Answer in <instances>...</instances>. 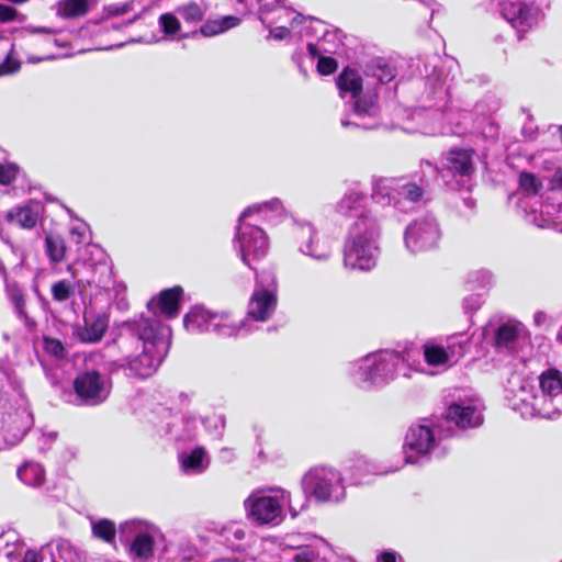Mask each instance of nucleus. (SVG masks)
<instances>
[{
	"mask_svg": "<svg viewBox=\"0 0 562 562\" xmlns=\"http://www.w3.org/2000/svg\"><path fill=\"white\" fill-rule=\"evenodd\" d=\"M183 294V289L179 285L162 290L158 296L153 297L147 303V308L154 316H147L148 318H157V313H160L168 318L176 317L179 313L180 301Z\"/></svg>",
	"mask_w": 562,
	"mask_h": 562,
	"instance_id": "393cba45",
	"label": "nucleus"
},
{
	"mask_svg": "<svg viewBox=\"0 0 562 562\" xmlns=\"http://www.w3.org/2000/svg\"><path fill=\"white\" fill-rule=\"evenodd\" d=\"M401 467H386L383 465L374 460L367 459L364 457H360L356 460L352 467H350L351 470V482L352 484H362L367 483V476L369 474H375V475H383L391 472H395Z\"/></svg>",
	"mask_w": 562,
	"mask_h": 562,
	"instance_id": "c85d7f7f",
	"label": "nucleus"
},
{
	"mask_svg": "<svg viewBox=\"0 0 562 562\" xmlns=\"http://www.w3.org/2000/svg\"><path fill=\"white\" fill-rule=\"evenodd\" d=\"M109 327V316L105 313H94L86 306L83 312V324L74 328V335L85 344L99 342Z\"/></svg>",
	"mask_w": 562,
	"mask_h": 562,
	"instance_id": "5701e85b",
	"label": "nucleus"
},
{
	"mask_svg": "<svg viewBox=\"0 0 562 562\" xmlns=\"http://www.w3.org/2000/svg\"><path fill=\"white\" fill-rule=\"evenodd\" d=\"M538 386L519 375L510 378L505 389L508 406L524 418L554 419L562 415V372L555 368L542 371Z\"/></svg>",
	"mask_w": 562,
	"mask_h": 562,
	"instance_id": "f257e3e1",
	"label": "nucleus"
},
{
	"mask_svg": "<svg viewBox=\"0 0 562 562\" xmlns=\"http://www.w3.org/2000/svg\"><path fill=\"white\" fill-rule=\"evenodd\" d=\"M422 168L419 183L407 182L398 178H373L371 198L374 203L382 206H393L405 212L413 204L422 201L426 188L434 179L429 176L427 168Z\"/></svg>",
	"mask_w": 562,
	"mask_h": 562,
	"instance_id": "1a4fd4ad",
	"label": "nucleus"
},
{
	"mask_svg": "<svg viewBox=\"0 0 562 562\" xmlns=\"http://www.w3.org/2000/svg\"><path fill=\"white\" fill-rule=\"evenodd\" d=\"M134 8V1H126L122 3H112L105 5L103 9L105 18L120 16L128 13Z\"/></svg>",
	"mask_w": 562,
	"mask_h": 562,
	"instance_id": "5fc2aeb1",
	"label": "nucleus"
},
{
	"mask_svg": "<svg viewBox=\"0 0 562 562\" xmlns=\"http://www.w3.org/2000/svg\"><path fill=\"white\" fill-rule=\"evenodd\" d=\"M289 34H290V30L285 26L276 27L270 32V35L274 40H284L289 36Z\"/></svg>",
	"mask_w": 562,
	"mask_h": 562,
	"instance_id": "774afa93",
	"label": "nucleus"
},
{
	"mask_svg": "<svg viewBox=\"0 0 562 562\" xmlns=\"http://www.w3.org/2000/svg\"><path fill=\"white\" fill-rule=\"evenodd\" d=\"M5 220L8 223L15 224L22 228H33L35 226V212L32 203L11 209L7 212Z\"/></svg>",
	"mask_w": 562,
	"mask_h": 562,
	"instance_id": "f704fd0d",
	"label": "nucleus"
},
{
	"mask_svg": "<svg viewBox=\"0 0 562 562\" xmlns=\"http://www.w3.org/2000/svg\"><path fill=\"white\" fill-rule=\"evenodd\" d=\"M24 547L21 540H15L12 546L7 543L4 554L10 561L35 562V551L32 549L25 550Z\"/></svg>",
	"mask_w": 562,
	"mask_h": 562,
	"instance_id": "c03bdc74",
	"label": "nucleus"
},
{
	"mask_svg": "<svg viewBox=\"0 0 562 562\" xmlns=\"http://www.w3.org/2000/svg\"><path fill=\"white\" fill-rule=\"evenodd\" d=\"M452 81L453 79L449 78V72L443 67L434 65L431 72L427 74L424 79L420 104L423 109L434 110L435 114L443 115L449 123L459 124V121L453 117V111H459V108L451 100ZM460 111L463 115L469 112L465 108Z\"/></svg>",
	"mask_w": 562,
	"mask_h": 562,
	"instance_id": "9b49d317",
	"label": "nucleus"
},
{
	"mask_svg": "<svg viewBox=\"0 0 562 562\" xmlns=\"http://www.w3.org/2000/svg\"><path fill=\"white\" fill-rule=\"evenodd\" d=\"M304 499L300 509H305L311 498L317 503H340L346 498V485L341 472L331 467L311 468L301 479Z\"/></svg>",
	"mask_w": 562,
	"mask_h": 562,
	"instance_id": "9d476101",
	"label": "nucleus"
},
{
	"mask_svg": "<svg viewBox=\"0 0 562 562\" xmlns=\"http://www.w3.org/2000/svg\"><path fill=\"white\" fill-rule=\"evenodd\" d=\"M521 134L526 139H535L538 134V126L533 123L532 116L529 114L527 121L522 125Z\"/></svg>",
	"mask_w": 562,
	"mask_h": 562,
	"instance_id": "052dcab7",
	"label": "nucleus"
},
{
	"mask_svg": "<svg viewBox=\"0 0 562 562\" xmlns=\"http://www.w3.org/2000/svg\"><path fill=\"white\" fill-rule=\"evenodd\" d=\"M277 306L276 295L267 290H256L248 303L247 318L256 322H266L274 312Z\"/></svg>",
	"mask_w": 562,
	"mask_h": 562,
	"instance_id": "bb28decb",
	"label": "nucleus"
},
{
	"mask_svg": "<svg viewBox=\"0 0 562 562\" xmlns=\"http://www.w3.org/2000/svg\"><path fill=\"white\" fill-rule=\"evenodd\" d=\"M70 235L77 244L88 243L90 239L89 236H87V226L85 223L71 227Z\"/></svg>",
	"mask_w": 562,
	"mask_h": 562,
	"instance_id": "13d9d810",
	"label": "nucleus"
},
{
	"mask_svg": "<svg viewBox=\"0 0 562 562\" xmlns=\"http://www.w3.org/2000/svg\"><path fill=\"white\" fill-rule=\"evenodd\" d=\"M205 431L216 440H221L224 436L226 427V418L222 414H213L206 416L200 422Z\"/></svg>",
	"mask_w": 562,
	"mask_h": 562,
	"instance_id": "a18cd8bd",
	"label": "nucleus"
},
{
	"mask_svg": "<svg viewBox=\"0 0 562 562\" xmlns=\"http://www.w3.org/2000/svg\"><path fill=\"white\" fill-rule=\"evenodd\" d=\"M333 557L331 548L323 538L311 536L306 543L291 541L289 549L283 551L281 560L282 562H325Z\"/></svg>",
	"mask_w": 562,
	"mask_h": 562,
	"instance_id": "6ab92c4d",
	"label": "nucleus"
},
{
	"mask_svg": "<svg viewBox=\"0 0 562 562\" xmlns=\"http://www.w3.org/2000/svg\"><path fill=\"white\" fill-rule=\"evenodd\" d=\"M337 87L342 98L347 93L353 99L352 120L341 119L344 127H357L366 131L374 130L381 124L380 106L378 104L376 93H367L360 95L362 90V78L360 75L349 68H345L338 76Z\"/></svg>",
	"mask_w": 562,
	"mask_h": 562,
	"instance_id": "0eeeda50",
	"label": "nucleus"
},
{
	"mask_svg": "<svg viewBox=\"0 0 562 562\" xmlns=\"http://www.w3.org/2000/svg\"><path fill=\"white\" fill-rule=\"evenodd\" d=\"M542 213H546L549 216H551L552 218H555V220L562 222V203H559L555 207L553 204L549 203V198H548L546 203L542 205Z\"/></svg>",
	"mask_w": 562,
	"mask_h": 562,
	"instance_id": "680f3d73",
	"label": "nucleus"
},
{
	"mask_svg": "<svg viewBox=\"0 0 562 562\" xmlns=\"http://www.w3.org/2000/svg\"><path fill=\"white\" fill-rule=\"evenodd\" d=\"M43 349L47 355L55 357L56 359H64L67 356V349L64 344L57 339L45 336L43 338Z\"/></svg>",
	"mask_w": 562,
	"mask_h": 562,
	"instance_id": "8fccbe9b",
	"label": "nucleus"
},
{
	"mask_svg": "<svg viewBox=\"0 0 562 562\" xmlns=\"http://www.w3.org/2000/svg\"><path fill=\"white\" fill-rule=\"evenodd\" d=\"M247 518L256 526L276 527L285 518L286 506L292 518L302 510L292 502L291 493L282 487L254 491L244 502Z\"/></svg>",
	"mask_w": 562,
	"mask_h": 562,
	"instance_id": "423d86ee",
	"label": "nucleus"
},
{
	"mask_svg": "<svg viewBox=\"0 0 562 562\" xmlns=\"http://www.w3.org/2000/svg\"><path fill=\"white\" fill-rule=\"evenodd\" d=\"M45 254L52 263L60 262L65 258L66 254V245L64 238L57 234H46Z\"/></svg>",
	"mask_w": 562,
	"mask_h": 562,
	"instance_id": "ea45409f",
	"label": "nucleus"
},
{
	"mask_svg": "<svg viewBox=\"0 0 562 562\" xmlns=\"http://www.w3.org/2000/svg\"><path fill=\"white\" fill-rule=\"evenodd\" d=\"M183 325L191 333H214L221 337L237 336L241 330L249 331L246 328L247 319L235 321L229 312H212L199 305L184 315Z\"/></svg>",
	"mask_w": 562,
	"mask_h": 562,
	"instance_id": "f8f14e48",
	"label": "nucleus"
},
{
	"mask_svg": "<svg viewBox=\"0 0 562 562\" xmlns=\"http://www.w3.org/2000/svg\"><path fill=\"white\" fill-rule=\"evenodd\" d=\"M550 186L552 191L562 190V167L555 169L550 179Z\"/></svg>",
	"mask_w": 562,
	"mask_h": 562,
	"instance_id": "69168bd1",
	"label": "nucleus"
},
{
	"mask_svg": "<svg viewBox=\"0 0 562 562\" xmlns=\"http://www.w3.org/2000/svg\"><path fill=\"white\" fill-rule=\"evenodd\" d=\"M78 402L85 406H98L110 396L111 379L95 369H86L76 375L72 382Z\"/></svg>",
	"mask_w": 562,
	"mask_h": 562,
	"instance_id": "dca6fc26",
	"label": "nucleus"
},
{
	"mask_svg": "<svg viewBox=\"0 0 562 562\" xmlns=\"http://www.w3.org/2000/svg\"><path fill=\"white\" fill-rule=\"evenodd\" d=\"M13 43L8 37L0 36V77L15 72L20 68V63L11 56Z\"/></svg>",
	"mask_w": 562,
	"mask_h": 562,
	"instance_id": "58836bf2",
	"label": "nucleus"
},
{
	"mask_svg": "<svg viewBox=\"0 0 562 562\" xmlns=\"http://www.w3.org/2000/svg\"><path fill=\"white\" fill-rule=\"evenodd\" d=\"M483 304V299L481 294H471L463 299L462 307L465 314H471L476 312L481 305Z\"/></svg>",
	"mask_w": 562,
	"mask_h": 562,
	"instance_id": "4d7b16f0",
	"label": "nucleus"
},
{
	"mask_svg": "<svg viewBox=\"0 0 562 562\" xmlns=\"http://www.w3.org/2000/svg\"><path fill=\"white\" fill-rule=\"evenodd\" d=\"M412 360L413 351L408 349L379 350L351 362L348 374L362 390L378 389L389 384L398 373L408 376Z\"/></svg>",
	"mask_w": 562,
	"mask_h": 562,
	"instance_id": "7ed1b4c3",
	"label": "nucleus"
},
{
	"mask_svg": "<svg viewBox=\"0 0 562 562\" xmlns=\"http://www.w3.org/2000/svg\"><path fill=\"white\" fill-rule=\"evenodd\" d=\"M465 283L471 290H491L495 285L494 273L485 268L472 270L467 274Z\"/></svg>",
	"mask_w": 562,
	"mask_h": 562,
	"instance_id": "4c0bfd02",
	"label": "nucleus"
},
{
	"mask_svg": "<svg viewBox=\"0 0 562 562\" xmlns=\"http://www.w3.org/2000/svg\"><path fill=\"white\" fill-rule=\"evenodd\" d=\"M499 10L502 16L516 31L519 41L524 38L525 33L537 29L544 19L540 7L524 1H503Z\"/></svg>",
	"mask_w": 562,
	"mask_h": 562,
	"instance_id": "a211bd4d",
	"label": "nucleus"
},
{
	"mask_svg": "<svg viewBox=\"0 0 562 562\" xmlns=\"http://www.w3.org/2000/svg\"><path fill=\"white\" fill-rule=\"evenodd\" d=\"M91 530L93 537L104 541L105 543H113L119 533L115 522L108 518H101L91 522Z\"/></svg>",
	"mask_w": 562,
	"mask_h": 562,
	"instance_id": "a19ab883",
	"label": "nucleus"
},
{
	"mask_svg": "<svg viewBox=\"0 0 562 562\" xmlns=\"http://www.w3.org/2000/svg\"><path fill=\"white\" fill-rule=\"evenodd\" d=\"M424 358L430 366H441L450 363L448 358V351L445 347L438 345L425 346Z\"/></svg>",
	"mask_w": 562,
	"mask_h": 562,
	"instance_id": "49530a36",
	"label": "nucleus"
},
{
	"mask_svg": "<svg viewBox=\"0 0 562 562\" xmlns=\"http://www.w3.org/2000/svg\"><path fill=\"white\" fill-rule=\"evenodd\" d=\"M57 14L63 19H76L90 11L89 0H60L56 3Z\"/></svg>",
	"mask_w": 562,
	"mask_h": 562,
	"instance_id": "e433bc0d",
	"label": "nucleus"
},
{
	"mask_svg": "<svg viewBox=\"0 0 562 562\" xmlns=\"http://www.w3.org/2000/svg\"><path fill=\"white\" fill-rule=\"evenodd\" d=\"M8 381V375L4 369L0 366V409H4L8 400L5 398L4 386Z\"/></svg>",
	"mask_w": 562,
	"mask_h": 562,
	"instance_id": "0e129e2a",
	"label": "nucleus"
},
{
	"mask_svg": "<svg viewBox=\"0 0 562 562\" xmlns=\"http://www.w3.org/2000/svg\"><path fill=\"white\" fill-rule=\"evenodd\" d=\"M72 288L69 281L60 280L52 285V295L55 301L64 302L70 297Z\"/></svg>",
	"mask_w": 562,
	"mask_h": 562,
	"instance_id": "864d4df0",
	"label": "nucleus"
},
{
	"mask_svg": "<svg viewBox=\"0 0 562 562\" xmlns=\"http://www.w3.org/2000/svg\"><path fill=\"white\" fill-rule=\"evenodd\" d=\"M473 156V149L452 148L442 158L440 167L429 160H422L420 167L425 166L434 180L441 178L447 187L456 189L474 172Z\"/></svg>",
	"mask_w": 562,
	"mask_h": 562,
	"instance_id": "ddd939ff",
	"label": "nucleus"
},
{
	"mask_svg": "<svg viewBox=\"0 0 562 562\" xmlns=\"http://www.w3.org/2000/svg\"><path fill=\"white\" fill-rule=\"evenodd\" d=\"M304 31L307 36L322 34L316 42H307L306 44L307 52L312 58L321 54H335L341 45V40L338 36L340 31L329 30L318 19H310L308 24L304 26Z\"/></svg>",
	"mask_w": 562,
	"mask_h": 562,
	"instance_id": "aec40b11",
	"label": "nucleus"
},
{
	"mask_svg": "<svg viewBox=\"0 0 562 562\" xmlns=\"http://www.w3.org/2000/svg\"><path fill=\"white\" fill-rule=\"evenodd\" d=\"M398 554L393 550H384L378 555L379 562H397Z\"/></svg>",
	"mask_w": 562,
	"mask_h": 562,
	"instance_id": "338daca9",
	"label": "nucleus"
},
{
	"mask_svg": "<svg viewBox=\"0 0 562 562\" xmlns=\"http://www.w3.org/2000/svg\"><path fill=\"white\" fill-rule=\"evenodd\" d=\"M294 238L300 254L318 262H327L333 254L331 240L319 234L313 223L293 217Z\"/></svg>",
	"mask_w": 562,
	"mask_h": 562,
	"instance_id": "f3484780",
	"label": "nucleus"
},
{
	"mask_svg": "<svg viewBox=\"0 0 562 562\" xmlns=\"http://www.w3.org/2000/svg\"><path fill=\"white\" fill-rule=\"evenodd\" d=\"M0 429L8 435H11L10 443L19 442L24 435L29 431L32 425V414L25 411L16 409L13 414L2 412Z\"/></svg>",
	"mask_w": 562,
	"mask_h": 562,
	"instance_id": "cd10ccee",
	"label": "nucleus"
},
{
	"mask_svg": "<svg viewBox=\"0 0 562 562\" xmlns=\"http://www.w3.org/2000/svg\"><path fill=\"white\" fill-rule=\"evenodd\" d=\"M19 168L14 164H0V184L9 186L18 177Z\"/></svg>",
	"mask_w": 562,
	"mask_h": 562,
	"instance_id": "6e6d98bb",
	"label": "nucleus"
},
{
	"mask_svg": "<svg viewBox=\"0 0 562 562\" xmlns=\"http://www.w3.org/2000/svg\"><path fill=\"white\" fill-rule=\"evenodd\" d=\"M440 238L439 223L431 214L413 220L404 231L405 248L414 255L436 249Z\"/></svg>",
	"mask_w": 562,
	"mask_h": 562,
	"instance_id": "2eb2a0df",
	"label": "nucleus"
},
{
	"mask_svg": "<svg viewBox=\"0 0 562 562\" xmlns=\"http://www.w3.org/2000/svg\"><path fill=\"white\" fill-rule=\"evenodd\" d=\"M179 461L182 471L187 474L203 473L210 465V457L201 446H196L188 453H180Z\"/></svg>",
	"mask_w": 562,
	"mask_h": 562,
	"instance_id": "7c9ffc66",
	"label": "nucleus"
},
{
	"mask_svg": "<svg viewBox=\"0 0 562 562\" xmlns=\"http://www.w3.org/2000/svg\"><path fill=\"white\" fill-rule=\"evenodd\" d=\"M284 212L282 202L277 198L252 204L243 211L236 226L234 247L238 250L244 265L254 270L251 262L266 256L269 247L265 231L258 225L247 223L246 220L258 215L263 221L274 224L281 220Z\"/></svg>",
	"mask_w": 562,
	"mask_h": 562,
	"instance_id": "20e7f679",
	"label": "nucleus"
},
{
	"mask_svg": "<svg viewBox=\"0 0 562 562\" xmlns=\"http://www.w3.org/2000/svg\"><path fill=\"white\" fill-rule=\"evenodd\" d=\"M159 529L154 524L132 519L119 526L120 541L128 546V552L133 559L146 561L154 557L155 535Z\"/></svg>",
	"mask_w": 562,
	"mask_h": 562,
	"instance_id": "4468645a",
	"label": "nucleus"
},
{
	"mask_svg": "<svg viewBox=\"0 0 562 562\" xmlns=\"http://www.w3.org/2000/svg\"><path fill=\"white\" fill-rule=\"evenodd\" d=\"M240 22V19L234 15H225L216 20L205 21L198 31L181 35L182 38L195 36L198 33L204 37H212L222 34L235 26Z\"/></svg>",
	"mask_w": 562,
	"mask_h": 562,
	"instance_id": "2f4dec72",
	"label": "nucleus"
},
{
	"mask_svg": "<svg viewBox=\"0 0 562 562\" xmlns=\"http://www.w3.org/2000/svg\"><path fill=\"white\" fill-rule=\"evenodd\" d=\"M16 475L23 484L27 486H35V463L32 461H25L19 467Z\"/></svg>",
	"mask_w": 562,
	"mask_h": 562,
	"instance_id": "3c124183",
	"label": "nucleus"
},
{
	"mask_svg": "<svg viewBox=\"0 0 562 562\" xmlns=\"http://www.w3.org/2000/svg\"><path fill=\"white\" fill-rule=\"evenodd\" d=\"M89 285H93L108 293L111 292V286H115L112 267L105 262H97L92 266V276L86 280Z\"/></svg>",
	"mask_w": 562,
	"mask_h": 562,
	"instance_id": "72a5a7b5",
	"label": "nucleus"
},
{
	"mask_svg": "<svg viewBox=\"0 0 562 562\" xmlns=\"http://www.w3.org/2000/svg\"><path fill=\"white\" fill-rule=\"evenodd\" d=\"M122 330L142 344L143 351L128 361L130 370L138 378L150 376L161 364L170 348L171 329L155 318L126 321Z\"/></svg>",
	"mask_w": 562,
	"mask_h": 562,
	"instance_id": "f03ea898",
	"label": "nucleus"
},
{
	"mask_svg": "<svg viewBox=\"0 0 562 562\" xmlns=\"http://www.w3.org/2000/svg\"><path fill=\"white\" fill-rule=\"evenodd\" d=\"M493 335L496 351L504 355H515L527 340L525 326L516 321L498 324L494 328Z\"/></svg>",
	"mask_w": 562,
	"mask_h": 562,
	"instance_id": "4be33fe9",
	"label": "nucleus"
},
{
	"mask_svg": "<svg viewBox=\"0 0 562 562\" xmlns=\"http://www.w3.org/2000/svg\"><path fill=\"white\" fill-rule=\"evenodd\" d=\"M158 24L161 32L167 36L177 34L181 29L178 16L171 12L162 13L158 19Z\"/></svg>",
	"mask_w": 562,
	"mask_h": 562,
	"instance_id": "de8ad7c7",
	"label": "nucleus"
},
{
	"mask_svg": "<svg viewBox=\"0 0 562 562\" xmlns=\"http://www.w3.org/2000/svg\"><path fill=\"white\" fill-rule=\"evenodd\" d=\"M469 349L467 339H463V334H457L448 338L446 350L450 363H457Z\"/></svg>",
	"mask_w": 562,
	"mask_h": 562,
	"instance_id": "37998d69",
	"label": "nucleus"
},
{
	"mask_svg": "<svg viewBox=\"0 0 562 562\" xmlns=\"http://www.w3.org/2000/svg\"><path fill=\"white\" fill-rule=\"evenodd\" d=\"M367 194L362 191L350 189L337 202L335 210L344 216L355 218L353 222H359L366 218H376L371 211L366 207Z\"/></svg>",
	"mask_w": 562,
	"mask_h": 562,
	"instance_id": "b1692460",
	"label": "nucleus"
},
{
	"mask_svg": "<svg viewBox=\"0 0 562 562\" xmlns=\"http://www.w3.org/2000/svg\"><path fill=\"white\" fill-rule=\"evenodd\" d=\"M200 420L194 416H171L166 423L165 435L176 442L193 441L198 435Z\"/></svg>",
	"mask_w": 562,
	"mask_h": 562,
	"instance_id": "a878e982",
	"label": "nucleus"
},
{
	"mask_svg": "<svg viewBox=\"0 0 562 562\" xmlns=\"http://www.w3.org/2000/svg\"><path fill=\"white\" fill-rule=\"evenodd\" d=\"M380 224L376 218L352 222L344 245V265L350 269L369 271L376 265L380 254Z\"/></svg>",
	"mask_w": 562,
	"mask_h": 562,
	"instance_id": "39448f33",
	"label": "nucleus"
},
{
	"mask_svg": "<svg viewBox=\"0 0 562 562\" xmlns=\"http://www.w3.org/2000/svg\"><path fill=\"white\" fill-rule=\"evenodd\" d=\"M363 74L368 80V86L371 83H389L396 76L395 68L386 59L381 57L368 61L364 66Z\"/></svg>",
	"mask_w": 562,
	"mask_h": 562,
	"instance_id": "c756f323",
	"label": "nucleus"
},
{
	"mask_svg": "<svg viewBox=\"0 0 562 562\" xmlns=\"http://www.w3.org/2000/svg\"><path fill=\"white\" fill-rule=\"evenodd\" d=\"M245 538L246 530L239 524H228L218 530V542L234 551L243 549Z\"/></svg>",
	"mask_w": 562,
	"mask_h": 562,
	"instance_id": "473e14b6",
	"label": "nucleus"
},
{
	"mask_svg": "<svg viewBox=\"0 0 562 562\" xmlns=\"http://www.w3.org/2000/svg\"><path fill=\"white\" fill-rule=\"evenodd\" d=\"M37 562H56L52 544H44L37 550Z\"/></svg>",
	"mask_w": 562,
	"mask_h": 562,
	"instance_id": "bf43d9fd",
	"label": "nucleus"
},
{
	"mask_svg": "<svg viewBox=\"0 0 562 562\" xmlns=\"http://www.w3.org/2000/svg\"><path fill=\"white\" fill-rule=\"evenodd\" d=\"M452 435L450 426L443 428L441 424L428 419L412 425L405 436L402 465L423 464L430 456L442 457L447 449L443 441Z\"/></svg>",
	"mask_w": 562,
	"mask_h": 562,
	"instance_id": "6e6552de",
	"label": "nucleus"
},
{
	"mask_svg": "<svg viewBox=\"0 0 562 562\" xmlns=\"http://www.w3.org/2000/svg\"><path fill=\"white\" fill-rule=\"evenodd\" d=\"M7 294L14 305L15 313L19 318L25 322L27 327L31 326L32 322L24 312V295L19 285L14 282H7L5 284Z\"/></svg>",
	"mask_w": 562,
	"mask_h": 562,
	"instance_id": "79ce46f5",
	"label": "nucleus"
},
{
	"mask_svg": "<svg viewBox=\"0 0 562 562\" xmlns=\"http://www.w3.org/2000/svg\"><path fill=\"white\" fill-rule=\"evenodd\" d=\"M16 10L10 5L0 3V23L11 22L15 19Z\"/></svg>",
	"mask_w": 562,
	"mask_h": 562,
	"instance_id": "e2e57ef3",
	"label": "nucleus"
},
{
	"mask_svg": "<svg viewBox=\"0 0 562 562\" xmlns=\"http://www.w3.org/2000/svg\"><path fill=\"white\" fill-rule=\"evenodd\" d=\"M446 424L453 423L459 429L476 428L483 424L482 405L477 400L459 401L449 405Z\"/></svg>",
	"mask_w": 562,
	"mask_h": 562,
	"instance_id": "412c9836",
	"label": "nucleus"
},
{
	"mask_svg": "<svg viewBox=\"0 0 562 562\" xmlns=\"http://www.w3.org/2000/svg\"><path fill=\"white\" fill-rule=\"evenodd\" d=\"M207 5L203 2L189 1L176 9V14L187 24L195 25L204 20Z\"/></svg>",
	"mask_w": 562,
	"mask_h": 562,
	"instance_id": "c9c22d12",
	"label": "nucleus"
},
{
	"mask_svg": "<svg viewBox=\"0 0 562 562\" xmlns=\"http://www.w3.org/2000/svg\"><path fill=\"white\" fill-rule=\"evenodd\" d=\"M314 58L318 59L316 68L321 75L329 76L337 70L338 64L334 57L327 56V54H321Z\"/></svg>",
	"mask_w": 562,
	"mask_h": 562,
	"instance_id": "603ef678",
	"label": "nucleus"
},
{
	"mask_svg": "<svg viewBox=\"0 0 562 562\" xmlns=\"http://www.w3.org/2000/svg\"><path fill=\"white\" fill-rule=\"evenodd\" d=\"M519 187L528 194L537 195L542 189L541 182L531 173L524 171L519 175Z\"/></svg>",
	"mask_w": 562,
	"mask_h": 562,
	"instance_id": "09e8293b",
	"label": "nucleus"
}]
</instances>
